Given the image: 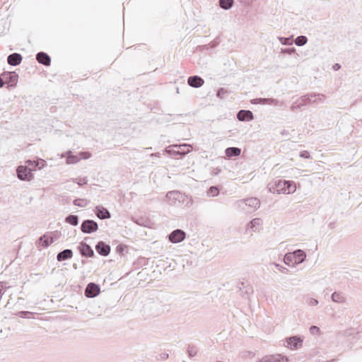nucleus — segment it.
Here are the masks:
<instances>
[{
	"instance_id": "f257e3e1",
	"label": "nucleus",
	"mask_w": 362,
	"mask_h": 362,
	"mask_svg": "<svg viewBox=\"0 0 362 362\" xmlns=\"http://www.w3.org/2000/svg\"><path fill=\"white\" fill-rule=\"evenodd\" d=\"M276 185L277 194H288L294 193L296 190V187L292 181L280 180L276 182Z\"/></svg>"
},
{
	"instance_id": "f03ea898",
	"label": "nucleus",
	"mask_w": 362,
	"mask_h": 362,
	"mask_svg": "<svg viewBox=\"0 0 362 362\" xmlns=\"http://www.w3.org/2000/svg\"><path fill=\"white\" fill-rule=\"evenodd\" d=\"M98 229V225L96 221L91 219H86L82 221L81 224V230L86 234H90Z\"/></svg>"
},
{
	"instance_id": "7ed1b4c3",
	"label": "nucleus",
	"mask_w": 362,
	"mask_h": 362,
	"mask_svg": "<svg viewBox=\"0 0 362 362\" xmlns=\"http://www.w3.org/2000/svg\"><path fill=\"white\" fill-rule=\"evenodd\" d=\"M16 173L18 178L23 181H30L33 179V175L25 165H20L17 168Z\"/></svg>"
},
{
	"instance_id": "20e7f679",
	"label": "nucleus",
	"mask_w": 362,
	"mask_h": 362,
	"mask_svg": "<svg viewBox=\"0 0 362 362\" xmlns=\"http://www.w3.org/2000/svg\"><path fill=\"white\" fill-rule=\"evenodd\" d=\"M165 197L171 204H175L177 202L179 203H184L186 198V194H182L179 191H170L166 194Z\"/></svg>"
},
{
	"instance_id": "39448f33",
	"label": "nucleus",
	"mask_w": 362,
	"mask_h": 362,
	"mask_svg": "<svg viewBox=\"0 0 362 362\" xmlns=\"http://www.w3.org/2000/svg\"><path fill=\"white\" fill-rule=\"evenodd\" d=\"M4 77L5 83H7L9 87H14L16 86L18 80V74L15 71H4L1 74Z\"/></svg>"
},
{
	"instance_id": "423d86ee",
	"label": "nucleus",
	"mask_w": 362,
	"mask_h": 362,
	"mask_svg": "<svg viewBox=\"0 0 362 362\" xmlns=\"http://www.w3.org/2000/svg\"><path fill=\"white\" fill-rule=\"evenodd\" d=\"M173 148L172 149H168L166 150V152L172 156H180V157L186 155L188 152H190V149H188L187 151L182 149V147H188L189 148L190 146L186 144H181V145H174Z\"/></svg>"
},
{
	"instance_id": "0eeeda50",
	"label": "nucleus",
	"mask_w": 362,
	"mask_h": 362,
	"mask_svg": "<svg viewBox=\"0 0 362 362\" xmlns=\"http://www.w3.org/2000/svg\"><path fill=\"white\" fill-rule=\"evenodd\" d=\"M78 250L83 257H93L95 253L92 247L84 242H81L78 246Z\"/></svg>"
},
{
	"instance_id": "6e6552de",
	"label": "nucleus",
	"mask_w": 362,
	"mask_h": 362,
	"mask_svg": "<svg viewBox=\"0 0 362 362\" xmlns=\"http://www.w3.org/2000/svg\"><path fill=\"white\" fill-rule=\"evenodd\" d=\"M168 238L171 243H178L185 238V233L181 229H176L170 233Z\"/></svg>"
},
{
	"instance_id": "1a4fd4ad",
	"label": "nucleus",
	"mask_w": 362,
	"mask_h": 362,
	"mask_svg": "<svg viewBox=\"0 0 362 362\" xmlns=\"http://www.w3.org/2000/svg\"><path fill=\"white\" fill-rule=\"evenodd\" d=\"M251 103L256 105V104H260V105H275V106H279L281 105V103L276 99L274 98H255L251 100Z\"/></svg>"
},
{
	"instance_id": "9d476101",
	"label": "nucleus",
	"mask_w": 362,
	"mask_h": 362,
	"mask_svg": "<svg viewBox=\"0 0 362 362\" xmlns=\"http://www.w3.org/2000/svg\"><path fill=\"white\" fill-rule=\"evenodd\" d=\"M238 204L240 206L245 204L252 209H257L260 206V201L256 197H250L240 200Z\"/></svg>"
},
{
	"instance_id": "9b49d317",
	"label": "nucleus",
	"mask_w": 362,
	"mask_h": 362,
	"mask_svg": "<svg viewBox=\"0 0 362 362\" xmlns=\"http://www.w3.org/2000/svg\"><path fill=\"white\" fill-rule=\"evenodd\" d=\"M95 250L100 255L107 257L110 252L111 247L105 242L99 241L95 245Z\"/></svg>"
},
{
	"instance_id": "f8f14e48",
	"label": "nucleus",
	"mask_w": 362,
	"mask_h": 362,
	"mask_svg": "<svg viewBox=\"0 0 362 362\" xmlns=\"http://www.w3.org/2000/svg\"><path fill=\"white\" fill-rule=\"evenodd\" d=\"M94 211L97 217L101 220L108 219L111 217L110 212L101 205L96 206Z\"/></svg>"
},
{
	"instance_id": "ddd939ff",
	"label": "nucleus",
	"mask_w": 362,
	"mask_h": 362,
	"mask_svg": "<svg viewBox=\"0 0 362 362\" xmlns=\"http://www.w3.org/2000/svg\"><path fill=\"white\" fill-rule=\"evenodd\" d=\"M257 362H288V358L281 354H276L266 356Z\"/></svg>"
},
{
	"instance_id": "4468645a",
	"label": "nucleus",
	"mask_w": 362,
	"mask_h": 362,
	"mask_svg": "<svg viewBox=\"0 0 362 362\" xmlns=\"http://www.w3.org/2000/svg\"><path fill=\"white\" fill-rule=\"evenodd\" d=\"M45 163V161L43 160H40V161L39 160H27L25 162V166H26L29 170H30L32 173L33 171L35 170L37 168L39 169H41L44 166Z\"/></svg>"
},
{
	"instance_id": "2eb2a0df",
	"label": "nucleus",
	"mask_w": 362,
	"mask_h": 362,
	"mask_svg": "<svg viewBox=\"0 0 362 362\" xmlns=\"http://www.w3.org/2000/svg\"><path fill=\"white\" fill-rule=\"evenodd\" d=\"M187 83L192 88H200L204 83V79L199 76H191L187 79Z\"/></svg>"
},
{
	"instance_id": "dca6fc26",
	"label": "nucleus",
	"mask_w": 362,
	"mask_h": 362,
	"mask_svg": "<svg viewBox=\"0 0 362 362\" xmlns=\"http://www.w3.org/2000/svg\"><path fill=\"white\" fill-rule=\"evenodd\" d=\"M287 346L290 349H298L303 344V340L298 336H293L286 339Z\"/></svg>"
},
{
	"instance_id": "f3484780",
	"label": "nucleus",
	"mask_w": 362,
	"mask_h": 362,
	"mask_svg": "<svg viewBox=\"0 0 362 362\" xmlns=\"http://www.w3.org/2000/svg\"><path fill=\"white\" fill-rule=\"evenodd\" d=\"M36 60L39 64L48 66L51 64L50 57L44 52H40L36 54Z\"/></svg>"
},
{
	"instance_id": "a211bd4d",
	"label": "nucleus",
	"mask_w": 362,
	"mask_h": 362,
	"mask_svg": "<svg viewBox=\"0 0 362 362\" xmlns=\"http://www.w3.org/2000/svg\"><path fill=\"white\" fill-rule=\"evenodd\" d=\"M293 255L294 264L297 265L303 262L306 258V253L302 250H296L291 252Z\"/></svg>"
},
{
	"instance_id": "6ab92c4d",
	"label": "nucleus",
	"mask_w": 362,
	"mask_h": 362,
	"mask_svg": "<svg viewBox=\"0 0 362 362\" xmlns=\"http://www.w3.org/2000/svg\"><path fill=\"white\" fill-rule=\"evenodd\" d=\"M23 60V57L19 53H13L8 56L7 62L11 66H18Z\"/></svg>"
},
{
	"instance_id": "aec40b11",
	"label": "nucleus",
	"mask_w": 362,
	"mask_h": 362,
	"mask_svg": "<svg viewBox=\"0 0 362 362\" xmlns=\"http://www.w3.org/2000/svg\"><path fill=\"white\" fill-rule=\"evenodd\" d=\"M237 118L239 121H251L253 119V113L250 110H241L237 114Z\"/></svg>"
},
{
	"instance_id": "412c9836",
	"label": "nucleus",
	"mask_w": 362,
	"mask_h": 362,
	"mask_svg": "<svg viewBox=\"0 0 362 362\" xmlns=\"http://www.w3.org/2000/svg\"><path fill=\"white\" fill-rule=\"evenodd\" d=\"M100 287L98 284L90 282L88 284L85 289L84 294H100Z\"/></svg>"
},
{
	"instance_id": "4be33fe9",
	"label": "nucleus",
	"mask_w": 362,
	"mask_h": 362,
	"mask_svg": "<svg viewBox=\"0 0 362 362\" xmlns=\"http://www.w3.org/2000/svg\"><path fill=\"white\" fill-rule=\"evenodd\" d=\"M73 257V252L70 249H65L62 252H59L57 255V259L59 262L69 259Z\"/></svg>"
},
{
	"instance_id": "5701e85b",
	"label": "nucleus",
	"mask_w": 362,
	"mask_h": 362,
	"mask_svg": "<svg viewBox=\"0 0 362 362\" xmlns=\"http://www.w3.org/2000/svg\"><path fill=\"white\" fill-rule=\"evenodd\" d=\"M62 157H66V163L67 164H75L80 160V158L78 156L73 155L71 151L63 153Z\"/></svg>"
},
{
	"instance_id": "b1692460",
	"label": "nucleus",
	"mask_w": 362,
	"mask_h": 362,
	"mask_svg": "<svg viewBox=\"0 0 362 362\" xmlns=\"http://www.w3.org/2000/svg\"><path fill=\"white\" fill-rule=\"evenodd\" d=\"M262 223V221L259 218H253L247 225V230L251 229L252 231L256 232L258 229V227H259Z\"/></svg>"
},
{
	"instance_id": "393cba45",
	"label": "nucleus",
	"mask_w": 362,
	"mask_h": 362,
	"mask_svg": "<svg viewBox=\"0 0 362 362\" xmlns=\"http://www.w3.org/2000/svg\"><path fill=\"white\" fill-rule=\"evenodd\" d=\"M240 153L241 150L238 147H228L225 150V153L228 158L237 157L240 156Z\"/></svg>"
},
{
	"instance_id": "a878e982",
	"label": "nucleus",
	"mask_w": 362,
	"mask_h": 362,
	"mask_svg": "<svg viewBox=\"0 0 362 362\" xmlns=\"http://www.w3.org/2000/svg\"><path fill=\"white\" fill-rule=\"evenodd\" d=\"M39 242L42 247H47L54 242V238H51L49 240V237L48 235H44L39 238Z\"/></svg>"
},
{
	"instance_id": "bb28decb",
	"label": "nucleus",
	"mask_w": 362,
	"mask_h": 362,
	"mask_svg": "<svg viewBox=\"0 0 362 362\" xmlns=\"http://www.w3.org/2000/svg\"><path fill=\"white\" fill-rule=\"evenodd\" d=\"M326 96L321 93H311V100L313 103H323Z\"/></svg>"
},
{
	"instance_id": "cd10ccee",
	"label": "nucleus",
	"mask_w": 362,
	"mask_h": 362,
	"mask_svg": "<svg viewBox=\"0 0 362 362\" xmlns=\"http://www.w3.org/2000/svg\"><path fill=\"white\" fill-rule=\"evenodd\" d=\"M65 221L71 226H76L78 224V216L77 215L70 214L66 217Z\"/></svg>"
},
{
	"instance_id": "c85d7f7f",
	"label": "nucleus",
	"mask_w": 362,
	"mask_h": 362,
	"mask_svg": "<svg viewBox=\"0 0 362 362\" xmlns=\"http://www.w3.org/2000/svg\"><path fill=\"white\" fill-rule=\"evenodd\" d=\"M218 4L221 8L228 10L233 6L234 0H219Z\"/></svg>"
},
{
	"instance_id": "c756f323",
	"label": "nucleus",
	"mask_w": 362,
	"mask_h": 362,
	"mask_svg": "<svg viewBox=\"0 0 362 362\" xmlns=\"http://www.w3.org/2000/svg\"><path fill=\"white\" fill-rule=\"evenodd\" d=\"M298 100H300V103L302 104V106L312 104L311 93L302 95L298 98Z\"/></svg>"
},
{
	"instance_id": "7c9ffc66",
	"label": "nucleus",
	"mask_w": 362,
	"mask_h": 362,
	"mask_svg": "<svg viewBox=\"0 0 362 362\" xmlns=\"http://www.w3.org/2000/svg\"><path fill=\"white\" fill-rule=\"evenodd\" d=\"M219 194V189L216 186L210 187L206 191V195L209 197H217Z\"/></svg>"
},
{
	"instance_id": "2f4dec72",
	"label": "nucleus",
	"mask_w": 362,
	"mask_h": 362,
	"mask_svg": "<svg viewBox=\"0 0 362 362\" xmlns=\"http://www.w3.org/2000/svg\"><path fill=\"white\" fill-rule=\"evenodd\" d=\"M284 262L288 266L294 267L296 265L294 264L293 255L291 252H288L284 255Z\"/></svg>"
},
{
	"instance_id": "473e14b6",
	"label": "nucleus",
	"mask_w": 362,
	"mask_h": 362,
	"mask_svg": "<svg viewBox=\"0 0 362 362\" xmlns=\"http://www.w3.org/2000/svg\"><path fill=\"white\" fill-rule=\"evenodd\" d=\"M89 201L85 199H76L74 200V204L79 207H85L89 204Z\"/></svg>"
},
{
	"instance_id": "72a5a7b5",
	"label": "nucleus",
	"mask_w": 362,
	"mask_h": 362,
	"mask_svg": "<svg viewBox=\"0 0 362 362\" xmlns=\"http://www.w3.org/2000/svg\"><path fill=\"white\" fill-rule=\"evenodd\" d=\"M308 41V39L304 35H300V36H298L296 40H295V44L297 45V46H303Z\"/></svg>"
},
{
	"instance_id": "f704fd0d",
	"label": "nucleus",
	"mask_w": 362,
	"mask_h": 362,
	"mask_svg": "<svg viewBox=\"0 0 362 362\" xmlns=\"http://www.w3.org/2000/svg\"><path fill=\"white\" fill-rule=\"evenodd\" d=\"M6 282H0V294H4L6 292H9L8 290L11 288L10 286H7Z\"/></svg>"
},
{
	"instance_id": "c9c22d12",
	"label": "nucleus",
	"mask_w": 362,
	"mask_h": 362,
	"mask_svg": "<svg viewBox=\"0 0 362 362\" xmlns=\"http://www.w3.org/2000/svg\"><path fill=\"white\" fill-rule=\"evenodd\" d=\"M274 267L279 270L280 272L283 273V274H287L288 272V269L284 267H283L282 265L279 264H277V263H273L272 264Z\"/></svg>"
},
{
	"instance_id": "e433bc0d",
	"label": "nucleus",
	"mask_w": 362,
	"mask_h": 362,
	"mask_svg": "<svg viewBox=\"0 0 362 362\" xmlns=\"http://www.w3.org/2000/svg\"><path fill=\"white\" fill-rule=\"evenodd\" d=\"M19 317L22 318H30L33 315V313L29 311H21L18 313Z\"/></svg>"
},
{
	"instance_id": "4c0bfd02",
	"label": "nucleus",
	"mask_w": 362,
	"mask_h": 362,
	"mask_svg": "<svg viewBox=\"0 0 362 362\" xmlns=\"http://www.w3.org/2000/svg\"><path fill=\"white\" fill-rule=\"evenodd\" d=\"M187 352L189 357H194L197 355V350L193 346H189Z\"/></svg>"
},
{
	"instance_id": "58836bf2",
	"label": "nucleus",
	"mask_w": 362,
	"mask_h": 362,
	"mask_svg": "<svg viewBox=\"0 0 362 362\" xmlns=\"http://www.w3.org/2000/svg\"><path fill=\"white\" fill-rule=\"evenodd\" d=\"M334 302L341 303L344 300V296H330Z\"/></svg>"
},
{
	"instance_id": "ea45409f",
	"label": "nucleus",
	"mask_w": 362,
	"mask_h": 362,
	"mask_svg": "<svg viewBox=\"0 0 362 362\" xmlns=\"http://www.w3.org/2000/svg\"><path fill=\"white\" fill-rule=\"evenodd\" d=\"M306 302L307 303L310 305V306H314V305H316L318 304V300L315 298H308L306 299Z\"/></svg>"
},
{
	"instance_id": "a19ab883",
	"label": "nucleus",
	"mask_w": 362,
	"mask_h": 362,
	"mask_svg": "<svg viewBox=\"0 0 362 362\" xmlns=\"http://www.w3.org/2000/svg\"><path fill=\"white\" fill-rule=\"evenodd\" d=\"M302 104L300 103V100H298V99L292 104L291 109V110H295L296 109H300L302 107Z\"/></svg>"
},
{
	"instance_id": "79ce46f5",
	"label": "nucleus",
	"mask_w": 362,
	"mask_h": 362,
	"mask_svg": "<svg viewBox=\"0 0 362 362\" xmlns=\"http://www.w3.org/2000/svg\"><path fill=\"white\" fill-rule=\"evenodd\" d=\"M227 93V90H225L224 88H220L218 91H217V93H216V95L217 97L220 98H223V95Z\"/></svg>"
},
{
	"instance_id": "37998d69",
	"label": "nucleus",
	"mask_w": 362,
	"mask_h": 362,
	"mask_svg": "<svg viewBox=\"0 0 362 362\" xmlns=\"http://www.w3.org/2000/svg\"><path fill=\"white\" fill-rule=\"evenodd\" d=\"M76 182L78 185H86L87 183L88 180H87L86 177L76 178Z\"/></svg>"
},
{
	"instance_id": "c03bdc74",
	"label": "nucleus",
	"mask_w": 362,
	"mask_h": 362,
	"mask_svg": "<svg viewBox=\"0 0 362 362\" xmlns=\"http://www.w3.org/2000/svg\"><path fill=\"white\" fill-rule=\"evenodd\" d=\"M185 202H186L185 203V206H186L190 207L193 204V199H192V197H188L186 195V198H185Z\"/></svg>"
},
{
	"instance_id": "a18cd8bd",
	"label": "nucleus",
	"mask_w": 362,
	"mask_h": 362,
	"mask_svg": "<svg viewBox=\"0 0 362 362\" xmlns=\"http://www.w3.org/2000/svg\"><path fill=\"white\" fill-rule=\"evenodd\" d=\"M279 40L283 45H289L291 43L290 38L288 37H279Z\"/></svg>"
},
{
	"instance_id": "49530a36",
	"label": "nucleus",
	"mask_w": 362,
	"mask_h": 362,
	"mask_svg": "<svg viewBox=\"0 0 362 362\" xmlns=\"http://www.w3.org/2000/svg\"><path fill=\"white\" fill-rule=\"evenodd\" d=\"M300 157L301 158H310V153L308 151H303L300 153Z\"/></svg>"
},
{
	"instance_id": "de8ad7c7",
	"label": "nucleus",
	"mask_w": 362,
	"mask_h": 362,
	"mask_svg": "<svg viewBox=\"0 0 362 362\" xmlns=\"http://www.w3.org/2000/svg\"><path fill=\"white\" fill-rule=\"evenodd\" d=\"M310 332L313 334L320 332V328L317 326L313 325L310 327Z\"/></svg>"
},
{
	"instance_id": "09e8293b",
	"label": "nucleus",
	"mask_w": 362,
	"mask_h": 362,
	"mask_svg": "<svg viewBox=\"0 0 362 362\" xmlns=\"http://www.w3.org/2000/svg\"><path fill=\"white\" fill-rule=\"evenodd\" d=\"M295 51H296V49L294 47H291V48H286L285 49H283L282 52L286 53L288 54H292L293 53L295 52Z\"/></svg>"
},
{
	"instance_id": "8fccbe9b",
	"label": "nucleus",
	"mask_w": 362,
	"mask_h": 362,
	"mask_svg": "<svg viewBox=\"0 0 362 362\" xmlns=\"http://www.w3.org/2000/svg\"><path fill=\"white\" fill-rule=\"evenodd\" d=\"M269 191L272 193H276V184L271 186L270 185H268Z\"/></svg>"
},
{
	"instance_id": "3c124183",
	"label": "nucleus",
	"mask_w": 362,
	"mask_h": 362,
	"mask_svg": "<svg viewBox=\"0 0 362 362\" xmlns=\"http://www.w3.org/2000/svg\"><path fill=\"white\" fill-rule=\"evenodd\" d=\"M79 155L82 156L84 159H88L91 156V154L89 152H81Z\"/></svg>"
},
{
	"instance_id": "603ef678",
	"label": "nucleus",
	"mask_w": 362,
	"mask_h": 362,
	"mask_svg": "<svg viewBox=\"0 0 362 362\" xmlns=\"http://www.w3.org/2000/svg\"><path fill=\"white\" fill-rule=\"evenodd\" d=\"M240 291H241L242 293H243L244 294H250V293H252L253 292V291L251 290L250 288H249L248 289L246 288V290L244 291H242V288L240 287Z\"/></svg>"
},
{
	"instance_id": "864d4df0",
	"label": "nucleus",
	"mask_w": 362,
	"mask_h": 362,
	"mask_svg": "<svg viewBox=\"0 0 362 362\" xmlns=\"http://www.w3.org/2000/svg\"><path fill=\"white\" fill-rule=\"evenodd\" d=\"M116 250H117V252H118L119 253H122L123 252V250H124L123 245H117V247H116Z\"/></svg>"
},
{
	"instance_id": "5fc2aeb1",
	"label": "nucleus",
	"mask_w": 362,
	"mask_h": 362,
	"mask_svg": "<svg viewBox=\"0 0 362 362\" xmlns=\"http://www.w3.org/2000/svg\"><path fill=\"white\" fill-rule=\"evenodd\" d=\"M4 84H5L4 78L1 75H0V88L4 87Z\"/></svg>"
},
{
	"instance_id": "6e6d98bb",
	"label": "nucleus",
	"mask_w": 362,
	"mask_h": 362,
	"mask_svg": "<svg viewBox=\"0 0 362 362\" xmlns=\"http://www.w3.org/2000/svg\"><path fill=\"white\" fill-rule=\"evenodd\" d=\"M332 68L334 71H337L341 68V65L338 63H336L333 65Z\"/></svg>"
},
{
	"instance_id": "4d7b16f0",
	"label": "nucleus",
	"mask_w": 362,
	"mask_h": 362,
	"mask_svg": "<svg viewBox=\"0 0 362 362\" xmlns=\"http://www.w3.org/2000/svg\"><path fill=\"white\" fill-rule=\"evenodd\" d=\"M220 172H221V170H220V169H218V168H216V169H214V170H213L212 174H213L214 175H218L220 173Z\"/></svg>"
},
{
	"instance_id": "13d9d810",
	"label": "nucleus",
	"mask_w": 362,
	"mask_h": 362,
	"mask_svg": "<svg viewBox=\"0 0 362 362\" xmlns=\"http://www.w3.org/2000/svg\"><path fill=\"white\" fill-rule=\"evenodd\" d=\"M240 284L243 287V288H247V285H246L247 284H246V283H245V282L239 283V284H238V286H239Z\"/></svg>"
},
{
	"instance_id": "bf43d9fd",
	"label": "nucleus",
	"mask_w": 362,
	"mask_h": 362,
	"mask_svg": "<svg viewBox=\"0 0 362 362\" xmlns=\"http://www.w3.org/2000/svg\"><path fill=\"white\" fill-rule=\"evenodd\" d=\"M151 156H159V153H152Z\"/></svg>"
},
{
	"instance_id": "052dcab7",
	"label": "nucleus",
	"mask_w": 362,
	"mask_h": 362,
	"mask_svg": "<svg viewBox=\"0 0 362 362\" xmlns=\"http://www.w3.org/2000/svg\"><path fill=\"white\" fill-rule=\"evenodd\" d=\"M87 298H94V297H96L97 296H93V295H91V296H86Z\"/></svg>"
},
{
	"instance_id": "680f3d73",
	"label": "nucleus",
	"mask_w": 362,
	"mask_h": 362,
	"mask_svg": "<svg viewBox=\"0 0 362 362\" xmlns=\"http://www.w3.org/2000/svg\"><path fill=\"white\" fill-rule=\"evenodd\" d=\"M286 131H283V132H281V134H286Z\"/></svg>"
},
{
	"instance_id": "e2e57ef3",
	"label": "nucleus",
	"mask_w": 362,
	"mask_h": 362,
	"mask_svg": "<svg viewBox=\"0 0 362 362\" xmlns=\"http://www.w3.org/2000/svg\"><path fill=\"white\" fill-rule=\"evenodd\" d=\"M332 294L337 295V294H338V293H337V292H334V293H332Z\"/></svg>"
},
{
	"instance_id": "0e129e2a",
	"label": "nucleus",
	"mask_w": 362,
	"mask_h": 362,
	"mask_svg": "<svg viewBox=\"0 0 362 362\" xmlns=\"http://www.w3.org/2000/svg\"><path fill=\"white\" fill-rule=\"evenodd\" d=\"M216 362H223V361H216Z\"/></svg>"
}]
</instances>
